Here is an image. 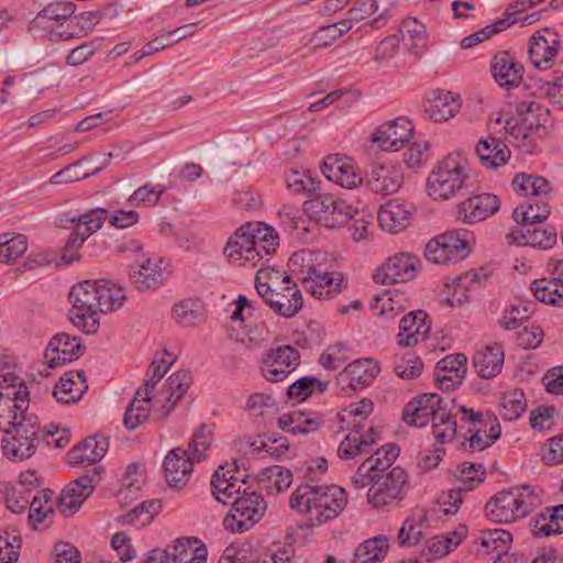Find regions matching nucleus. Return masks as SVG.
<instances>
[{
  "label": "nucleus",
  "instance_id": "c03bdc74",
  "mask_svg": "<svg viewBox=\"0 0 563 563\" xmlns=\"http://www.w3.org/2000/svg\"><path fill=\"white\" fill-rule=\"evenodd\" d=\"M512 188L520 195L530 196L528 200L545 201H548L551 190L550 184L544 177L528 174H517L512 179Z\"/></svg>",
  "mask_w": 563,
  "mask_h": 563
},
{
  "label": "nucleus",
  "instance_id": "0e129e2a",
  "mask_svg": "<svg viewBox=\"0 0 563 563\" xmlns=\"http://www.w3.org/2000/svg\"><path fill=\"white\" fill-rule=\"evenodd\" d=\"M164 192L165 187L162 185L145 184L133 191L128 202L132 207H154L158 203Z\"/></svg>",
  "mask_w": 563,
  "mask_h": 563
},
{
  "label": "nucleus",
  "instance_id": "774afa93",
  "mask_svg": "<svg viewBox=\"0 0 563 563\" xmlns=\"http://www.w3.org/2000/svg\"><path fill=\"white\" fill-rule=\"evenodd\" d=\"M522 239L525 244L537 246L539 249H550L556 242V234L553 231L542 229L539 224L533 227L522 228Z\"/></svg>",
  "mask_w": 563,
  "mask_h": 563
},
{
  "label": "nucleus",
  "instance_id": "4c0bfd02",
  "mask_svg": "<svg viewBox=\"0 0 563 563\" xmlns=\"http://www.w3.org/2000/svg\"><path fill=\"white\" fill-rule=\"evenodd\" d=\"M166 558L162 563H206L207 549L203 545L191 547V540L188 538L177 539L167 549H161Z\"/></svg>",
  "mask_w": 563,
  "mask_h": 563
},
{
  "label": "nucleus",
  "instance_id": "09e8293b",
  "mask_svg": "<svg viewBox=\"0 0 563 563\" xmlns=\"http://www.w3.org/2000/svg\"><path fill=\"white\" fill-rule=\"evenodd\" d=\"M563 532V504L547 508L533 519V533L538 537Z\"/></svg>",
  "mask_w": 563,
  "mask_h": 563
},
{
  "label": "nucleus",
  "instance_id": "bb28decb",
  "mask_svg": "<svg viewBox=\"0 0 563 563\" xmlns=\"http://www.w3.org/2000/svg\"><path fill=\"white\" fill-rule=\"evenodd\" d=\"M75 11L76 5L71 1H55L48 3L30 22L29 31L34 35L43 36V32L52 31L55 26L63 24Z\"/></svg>",
  "mask_w": 563,
  "mask_h": 563
},
{
  "label": "nucleus",
  "instance_id": "f704fd0d",
  "mask_svg": "<svg viewBox=\"0 0 563 563\" xmlns=\"http://www.w3.org/2000/svg\"><path fill=\"white\" fill-rule=\"evenodd\" d=\"M88 385L84 372H67L53 390V396L60 404H76L87 391Z\"/></svg>",
  "mask_w": 563,
  "mask_h": 563
},
{
  "label": "nucleus",
  "instance_id": "6ab92c4d",
  "mask_svg": "<svg viewBox=\"0 0 563 563\" xmlns=\"http://www.w3.org/2000/svg\"><path fill=\"white\" fill-rule=\"evenodd\" d=\"M169 275V265L162 257L145 258L137 262L131 266L129 272L131 283L141 291L157 289Z\"/></svg>",
  "mask_w": 563,
  "mask_h": 563
},
{
  "label": "nucleus",
  "instance_id": "6e6d98bb",
  "mask_svg": "<svg viewBox=\"0 0 563 563\" xmlns=\"http://www.w3.org/2000/svg\"><path fill=\"white\" fill-rule=\"evenodd\" d=\"M289 283H292L289 275L273 267L261 268L255 276V288L260 296L273 288H282V286Z\"/></svg>",
  "mask_w": 563,
  "mask_h": 563
},
{
  "label": "nucleus",
  "instance_id": "37998d69",
  "mask_svg": "<svg viewBox=\"0 0 563 563\" xmlns=\"http://www.w3.org/2000/svg\"><path fill=\"white\" fill-rule=\"evenodd\" d=\"M258 487L267 494H279L289 488L292 473L283 466L272 465L264 467L256 476Z\"/></svg>",
  "mask_w": 563,
  "mask_h": 563
},
{
  "label": "nucleus",
  "instance_id": "8fccbe9b",
  "mask_svg": "<svg viewBox=\"0 0 563 563\" xmlns=\"http://www.w3.org/2000/svg\"><path fill=\"white\" fill-rule=\"evenodd\" d=\"M462 541L461 534L452 532L449 534H439L427 541L421 555L427 561L440 559L453 551Z\"/></svg>",
  "mask_w": 563,
  "mask_h": 563
},
{
  "label": "nucleus",
  "instance_id": "4468645a",
  "mask_svg": "<svg viewBox=\"0 0 563 563\" xmlns=\"http://www.w3.org/2000/svg\"><path fill=\"white\" fill-rule=\"evenodd\" d=\"M407 483L408 474L400 466L393 467L385 474H378L375 483L368 489V504L375 509H386L398 505L405 498Z\"/></svg>",
  "mask_w": 563,
  "mask_h": 563
},
{
  "label": "nucleus",
  "instance_id": "39448f33",
  "mask_svg": "<svg viewBox=\"0 0 563 563\" xmlns=\"http://www.w3.org/2000/svg\"><path fill=\"white\" fill-rule=\"evenodd\" d=\"M373 401L363 398L357 402H352L335 416L338 430H350L351 432L341 441L338 448V456L342 460L354 459L367 452V449L376 444L379 439L378 432L371 427L366 433H361L364 429V422L372 413Z\"/></svg>",
  "mask_w": 563,
  "mask_h": 563
},
{
  "label": "nucleus",
  "instance_id": "aec40b11",
  "mask_svg": "<svg viewBox=\"0 0 563 563\" xmlns=\"http://www.w3.org/2000/svg\"><path fill=\"white\" fill-rule=\"evenodd\" d=\"M561 47L559 34L551 29H543L531 36L529 42V58L531 64L539 69H550Z\"/></svg>",
  "mask_w": 563,
  "mask_h": 563
},
{
  "label": "nucleus",
  "instance_id": "6e6552de",
  "mask_svg": "<svg viewBox=\"0 0 563 563\" xmlns=\"http://www.w3.org/2000/svg\"><path fill=\"white\" fill-rule=\"evenodd\" d=\"M471 169L461 153H450L437 163L427 179V189L433 200H449L471 185Z\"/></svg>",
  "mask_w": 563,
  "mask_h": 563
},
{
  "label": "nucleus",
  "instance_id": "9d476101",
  "mask_svg": "<svg viewBox=\"0 0 563 563\" xmlns=\"http://www.w3.org/2000/svg\"><path fill=\"white\" fill-rule=\"evenodd\" d=\"M319 257H322L321 253H296L290 264L302 263L298 275L306 291L319 299H332L342 291L345 280L341 273L327 272L321 263H317Z\"/></svg>",
  "mask_w": 563,
  "mask_h": 563
},
{
  "label": "nucleus",
  "instance_id": "79ce46f5",
  "mask_svg": "<svg viewBox=\"0 0 563 563\" xmlns=\"http://www.w3.org/2000/svg\"><path fill=\"white\" fill-rule=\"evenodd\" d=\"M466 362L467 358L464 354H451L443 357L437 364V368L440 372L437 380L446 389L461 384L466 373Z\"/></svg>",
  "mask_w": 563,
  "mask_h": 563
},
{
  "label": "nucleus",
  "instance_id": "c85d7f7f",
  "mask_svg": "<svg viewBox=\"0 0 563 563\" xmlns=\"http://www.w3.org/2000/svg\"><path fill=\"white\" fill-rule=\"evenodd\" d=\"M500 207L496 195L482 194L462 201L457 206V219L464 223H475L495 214Z\"/></svg>",
  "mask_w": 563,
  "mask_h": 563
},
{
  "label": "nucleus",
  "instance_id": "680f3d73",
  "mask_svg": "<svg viewBox=\"0 0 563 563\" xmlns=\"http://www.w3.org/2000/svg\"><path fill=\"white\" fill-rule=\"evenodd\" d=\"M399 455V448L388 443L377 449L367 460V464L376 474H385Z\"/></svg>",
  "mask_w": 563,
  "mask_h": 563
},
{
  "label": "nucleus",
  "instance_id": "72a5a7b5",
  "mask_svg": "<svg viewBox=\"0 0 563 563\" xmlns=\"http://www.w3.org/2000/svg\"><path fill=\"white\" fill-rule=\"evenodd\" d=\"M459 97L449 91L435 90L424 103V112L435 122L448 121L460 110Z\"/></svg>",
  "mask_w": 563,
  "mask_h": 563
},
{
  "label": "nucleus",
  "instance_id": "473e14b6",
  "mask_svg": "<svg viewBox=\"0 0 563 563\" xmlns=\"http://www.w3.org/2000/svg\"><path fill=\"white\" fill-rule=\"evenodd\" d=\"M324 423L320 412L295 410L278 418V427L291 434H308L319 430Z\"/></svg>",
  "mask_w": 563,
  "mask_h": 563
},
{
  "label": "nucleus",
  "instance_id": "f03ea898",
  "mask_svg": "<svg viewBox=\"0 0 563 563\" xmlns=\"http://www.w3.org/2000/svg\"><path fill=\"white\" fill-rule=\"evenodd\" d=\"M73 308L71 323L86 334H93L100 325L99 313L120 309L126 295L122 287L107 280H85L74 285L69 292Z\"/></svg>",
  "mask_w": 563,
  "mask_h": 563
},
{
  "label": "nucleus",
  "instance_id": "ddd939ff",
  "mask_svg": "<svg viewBox=\"0 0 563 563\" xmlns=\"http://www.w3.org/2000/svg\"><path fill=\"white\" fill-rule=\"evenodd\" d=\"M471 234L466 230H454L431 239L426 245V257L435 264H450L464 260L471 252Z\"/></svg>",
  "mask_w": 563,
  "mask_h": 563
},
{
  "label": "nucleus",
  "instance_id": "338daca9",
  "mask_svg": "<svg viewBox=\"0 0 563 563\" xmlns=\"http://www.w3.org/2000/svg\"><path fill=\"white\" fill-rule=\"evenodd\" d=\"M350 360V351L346 344L335 343L329 345L320 355L319 364L328 371H335Z\"/></svg>",
  "mask_w": 563,
  "mask_h": 563
},
{
  "label": "nucleus",
  "instance_id": "052dcab7",
  "mask_svg": "<svg viewBox=\"0 0 563 563\" xmlns=\"http://www.w3.org/2000/svg\"><path fill=\"white\" fill-rule=\"evenodd\" d=\"M399 32L402 41L408 42L410 48L418 49L424 46L427 41L426 26L416 18L408 16L404 19Z\"/></svg>",
  "mask_w": 563,
  "mask_h": 563
},
{
  "label": "nucleus",
  "instance_id": "f257e3e1",
  "mask_svg": "<svg viewBox=\"0 0 563 563\" xmlns=\"http://www.w3.org/2000/svg\"><path fill=\"white\" fill-rule=\"evenodd\" d=\"M239 474L238 468L232 471L221 465L214 471L210 485L218 501L232 505L231 514L224 519L225 528L241 533L263 518L267 504L261 493L249 490L245 478Z\"/></svg>",
  "mask_w": 563,
  "mask_h": 563
},
{
  "label": "nucleus",
  "instance_id": "9b49d317",
  "mask_svg": "<svg viewBox=\"0 0 563 563\" xmlns=\"http://www.w3.org/2000/svg\"><path fill=\"white\" fill-rule=\"evenodd\" d=\"M59 430L53 426L42 431L37 417L22 419L1 440V450L11 461H23L33 456L41 441L51 444L48 437H55Z\"/></svg>",
  "mask_w": 563,
  "mask_h": 563
},
{
  "label": "nucleus",
  "instance_id": "bf43d9fd",
  "mask_svg": "<svg viewBox=\"0 0 563 563\" xmlns=\"http://www.w3.org/2000/svg\"><path fill=\"white\" fill-rule=\"evenodd\" d=\"M328 388V383L317 377L306 376L294 382L287 390V395L291 399L305 400L314 391L323 394Z\"/></svg>",
  "mask_w": 563,
  "mask_h": 563
},
{
  "label": "nucleus",
  "instance_id": "a19ab883",
  "mask_svg": "<svg viewBox=\"0 0 563 563\" xmlns=\"http://www.w3.org/2000/svg\"><path fill=\"white\" fill-rule=\"evenodd\" d=\"M367 184L376 194L391 195L401 187L402 176L391 166L373 165Z\"/></svg>",
  "mask_w": 563,
  "mask_h": 563
},
{
  "label": "nucleus",
  "instance_id": "3c124183",
  "mask_svg": "<svg viewBox=\"0 0 563 563\" xmlns=\"http://www.w3.org/2000/svg\"><path fill=\"white\" fill-rule=\"evenodd\" d=\"M478 540L485 554L498 556L510 549L512 536L505 529H493L483 531Z\"/></svg>",
  "mask_w": 563,
  "mask_h": 563
},
{
  "label": "nucleus",
  "instance_id": "4be33fe9",
  "mask_svg": "<svg viewBox=\"0 0 563 563\" xmlns=\"http://www.w3.org/2000/svg\"><path fill=\"white\" fill-rule=\"evenodd\" d=\"M84 350L85 346L78 336L57 333L49 340L44 351V360L48 367L55 368L77 360Z\"/></svg>",
  "mask_w": 563,
  "mask_h": 563
},
{
  "label": "nucleus",
  "instance_id": "2eb2a0df",
  "mask_svg": "<svg viewBox=\"0 0 563 563\" xmlns=\"http://www.w3.org/2000/svg\"><path fill=\"white\" fill-rule=\"evenodd\" d=\"M300 358L299 351L289 344L272 347L260 362L261 374L269 383L284 382L300 365Z\"/></svg>",
  "mask_w": 563,
  "mask_h": 563
},
{
  "label": "nucleus",
  "instance_id": "4d7b16f0",
  "mask_svg": "<svg viewBox=\"0 0 563 563\" xmlns=\"http://www.w3.org/2000/svg\"><path fill=\"white\" fill-rule=\"evenodd\" d=\"M279 225L291 235L301 236L308 231L307 220L300 209L294 206H283L278 211Z\"/></svg>",
  "mask_w": 563,
  "mask_h": 563
},
{
  "label": "nucleus",
  "instance_id": "20e7f679",
  "mask_svg": "<svg viewBox=\"0 0 563 563\" xmlns=\"http://www.w3.org/2000/svg\"><path fill=\"white\" fill-rule=\"evenodd\" d=\"M290 507L306 514L312 526L335 519L347 504L344 488L338 485L303 484L296 488L289 499Z\"/></svg>",
  "mask_w": 563,
  "mask_h": 563
},
{
  "label": "nucleus",
  "instance_id": "b1692460",
  "mask_svg": "<svg viewBox=\"0 0 563 563\" xmlns=\"http://www.w3.org/2000/svg\"><path fill=\"white\" fill-rule=\"evenodd\" d=\"M379 371L377 362L371 358L355 360L339 373L336 382L343 391L357 390L369 385Z\"/></svg>",
  "mask_w": 563,
  "mask_h": 563
},
{
  "label": "nucleus",
  "instance_id": "69168bd1",
  "mask_svg": "<svg viewBox=\"0 0 563 563\" xmlns=\"http://www.w3.org/2000/svg\"><path fill=\"white\" fill-rule=\"evenodd\" d=\"M533 306L532 302L519 300L505 312L499 320V324L506 330L518 329L523 320L530 318L533 312Z\"/></svg>",
  "mask_w": 563,
  "mask_h": 563
},
{
  "label": "nucleus",
  "instance_id": "cd10ccee",
  "mask_svg": "<svg viewBox=\"0 0 563 563\" xmlns=\"http://www.w3.org/2000/svg\"><path fill=\"white\" fill-rule=\"evenodd\" d=\"M419 260L412 254L395 255L383 265L374 279L382 284H397L411 280L416 276Z\"/></svg>",
  "mask_w": 563,
  "mask_h": 563
},
{
  "label": "nucleus",
  "instance_id": "f3484780",
  "mask_svg": "<svg viewBox=\"0 0 563 563\" xmlns=\"http://www.w3.org/2000/svg\"><path fill=\"white\" fill-rule=\"evenodd\" d=\"M29 390L21 383L15 386H5L0 388V431L10 433L13 427L22 422V419L34 417L27 415Z\"/></svg>",
  "mask_w": 563,
  "mask_h": 563
},
{
  "label": "nucleus",
  "instance_id": "e2e57ef3",
  "mask_svg": "<svg viewBox=\"0 0 563 563\" xmlns=\"http://www.w3.org/2000/svg\"><path fill=\"white\" fill-rule=\"evenodd\" d=\"M173 316L175 321L183 327L195 325L201 317V305L192 299L181 300L175 303Z\"/></svg>",
  "mask_w": 563,
  "mask_h": 563
},
{
  "label": "nucleus",
  "instance_id": "1a4fd4ad",
  "mask_svg": "<svg viewBox=\"0 0 563 563\" xmlns=\"http://www.w3.org/2000/svg\"><path fill=\"white\" fill-rule=\"evenodd\" d=\"M206 429V424H201L194 433L188 451L176 448L166 454L164 474L169 487L184 488L191 476L194 463L206 459V452L210 449L212 442L211 434Z\"/></svg>",
  "mask_w": 563,
  "mask_h": 563
},
{
  "label": "nucleus",
  "instance_id": "423d86ee",
  "mask_svg": "<svg viewBox=\"0 0 563 563\" xmlns=\"http://www.w3.org/2000/svg\"><path fill=\"white\" fill-rule=\"evenodd\" d=\"M108 218L112 227L126 229L137 223L140 216L134 210H118L109 217L108 210L95 208L80 214L78 218H73L70 221L75 223V229L65 243L62 261L66 264L78 261L80 255L77 251L92 233L101 229Z\"/></svg>",
  "mask_w": 563,
  "mask_h": 563
},
{
  "label": "nucleus",
  "instance_id": "13d9d810",
  "mask_svg": "<svg viewBox=\"0 0 563 563\" xmlns=\"http://www.w3.org/2000/svg\"><path fill=\"white\" fill-rule=\"evenodd\" d=\"M151 400L152 395L145 397L144 394L142 396L135 394L123 417V423L128 429H136L148 418L151 409L147 407V404L151 402Z\"/></svg>",
  "mask_w": 563,
  "mask_h": 563
},
{
  "label": "nucleus",
  "instance_id": "864d4df0",
  "mask_svg": "<svg viewBox=\"0 0 563 563\" xmlns=\"http://www.w3.org/2000/svg\"><path fill=\"white\" fill-rule=\"evenodd\" d=\"M527 409V399L521 389L515 388L504 393L499 415L504 420H517Z\"/></svg>",
  "mask_w": 563,
  "mask_h": 563
},
{
  "label": "nucleus",
  "instance_id": "e433bc0d",
  "mask_svg": "<svg viewBox=\"0 0 563 563\" xmlns=\"http://www.w3.org/2000/svg\"><path fill=\"white\" fill-rule=\"evenodd\" d=\"M249 236L252 250L257 253V263L265 256L276 252L279 246V236L272 227L262 222H247Z\"/></svg>",
  "mask_w": 563,
  "mask_h": 563
},
{
  "label": "nucleus",
  "instance_id": "a211bd4d",
  "mask_svg": "<svg viewBox=\"0 0 563 563\" xmlns=\"http://www.w3.org/2000/svg\"><path fill=\"white\" fill-rule=\"evenodd\" d=\"M325 178L346 189H355L363 184V174L354 159L340 154L327 156L321 165Z\"/></svg>",
  "mask_w": 563,
  "mask_h": 563
},
{
  "label": "nucleus",
  "instance_id": "5fc2aeb1",
  "mask_svg": "<svg viewBox=\"0 0 563 563\" xmlns=\"http://www.w3.org/2000/svg\"><path fill=\"white\" fill-rule=\"evenodd\" d=\"M27 250V239L23 234H0V262L10 264Z\"/></svg>",
  "mask_w": 563,
  "mask_h": 563
},
{
  "label": "nucleus",
  "instance_id": "f8f14e48",
  "mask_svg": "<svg viewBox=\"0 0 563 563\" xmlns=\"http://www.w3.org/2000/svg\"><path fill=\"white\" fill-rule=\"evenodd\" d=\"M313 219L329 229L342 227L360 212L342 196L331 192L317 194L306 202Z\"/></svg>",
  "mask_w": 563,
  "mask_h": 563
},
{
  "label": "nucleus",
  "instance_id": "7c9ffc66",
  "mask_svg": "<svg viewBox=\"0 0 563 563\" xmlns=\"http://www.w3.org/2000/svg\"><path fill=\"white\" fill-rule=\"evenodd\" d=\"M250 224L241 225L228 240L224 254L235 265H257V253L252 250L250 236Z\"/></svg>",
  "mask_w": 563,
  "mask_h": 563
},
{
  "label": "nucleus",
  "instance_id": "2f4dec72",
  "mask_svg": "<svg viewBox=\"0 0 563 563\" xmlns=\"http://www.w3.org/2000/svg\"><path fill=\"white\" fill-rule=\"evenodd\" d=\"M108 448V438L96 434L75 445L67 454L68 461L71 464H96L106 455Z\"/></svg>",
  "mask_w": 563,
  "mask_h": 563
},
{
  "label": "nucleus",
  "instance_id": "ea45409f",
  "mask_svg": "<svg viewBox=\"0 0 563 563\" xmlns=\"http://www.w3.org/2000/svg\"><path fill=\"white\" fill-rule=\"evenodd\" d=\"M462 413L461 421L471 424L468 432L472 433L467 439L470 448L476 451H483L493 442L486 432L487 423L485 422L484 415L481 411H474L472 408L460 406Z\"/></svg>",
  "mask_w": 563,
  "mask_h": 563
},
{
  "label": "nucleus",
  "instance_id": "dca6fc26",
  "mask_svg": "<svg viewBox=\"0 0 563 563\" xmlns=\"http://www.w3.org/2000/svg\"><path fill=\"white\" fill-rule=\"evenodd\" d=\"M101 466H95L86 474L70 482L62 490L57 508L64 517L73 516L81 507L82 503L93 493L101 479Z\"/></svg>",
  "mask_w": 563,
  "mask_h": 563
},
{
  "label": "nucleus",
  "instance_id": "0eeeda50",
  "mask_svg": "<svg viewBox=\"0 0 563 563\" xmlns=\"http://www.w3.org/2000/svg\"><path fill=\"white\" fill-rule=\"evenodd\" d=\"M543 503V490L531 485L515 486L495 494L486 504V516L495 522L510 523L526 518Z\"/></svg>",
  "mask_w": 563,
  "mask_h": 563
},
{
  "label": "nucleus",
  "instance_id": "5701e85b",
  "mask_svg": "<svg viewBox=\"0 0 563 563\" xmlns=\"http://www.w3.org/2000/svg\"><path fill=\"white\" fill-rule=\"evenodd\" d=\"M430 330L431 321L426 311H409L399 321L397 344L401 347L415 346L428 338Z\"/></svg>",
  "mask_w": 563,
  "mask_h": 563
},
{
  "label": "nucleus",
  "instance_id": "49530a36",
  "mask_svg": "<svg viewBox=\"0 0 563 563\" xmlns=\"http://www.w3.org/2000/svg\"><path fill=\"white\" fill-rule=\"evenodd\" d=\"M388 549L389 542L384 536L367 539L356 548L353 563H382Z\"/></svg>",
  "mask_w": 563,
  "mask_h": 563
},
{
  "label": "nucleus",
  "instance_id": "603ef678",
  "mask_svg": "<svg viewBox=\"0 0 563 563\" xmlns=\"http://www.w3.org/2000/svg\"><path fill=\"white\" fill-rule=\"evenodd\" d=\"M488 279V274L484 268L478 271L466 272L464 275L459 276L454 282L453 299L457 302H463L468 299L465 291L479 290L485 282Z\"/></svg>",
  "mask_w": 563,
  "mask_h": 563
},
{
  "label": "nucleus",
  "instance_id": "c756f323",
  "mask_svg": "<svg viewBox=\"0 0 563 563\" xmlns=\"http://www.w3.org/2000/svg\"><path fill=\"white\" fill-rule=\"evenodd\" d=\"M525 73L523 65L509 52H499L492 59V74L500 87H518Z\"/></svg>",
  "mask_w": 563,
  "mask_h": 563
},
{
  "label": "nucleus",
  "instance_id": "58836bf2",
  "mask_svg": "<svg viewBox=\"0 0 563 563\" xmlns=\"http://www.w3.org/2000/svg\"><path fill=\"white\" fill-rule=\"evenodd\" d=\"M475 151L481 164L487 168L505 165L511 154L505 143L493 136L481 139Z\"/></svg>",
  "mask_w": 563,
  "mask_h": 563
},
{
  "label": "nucleus",
  "instance_id": "7ed1b4c3",
  "mask_svg": "<svg viewBox=\"0 0 563 563\" xmlns=\"http://www.w3.org/2000/svg\"><path fill=\"white\" fill-rule=\"evenodd\" d=\"M453 400L438 394H423L411 400L402 410L407 424L422 428L431 421L432 434L439 443L451 442L457 432V422L452 415Z\"/></svg>",
  "mask_w": 563,
  "mask_h": 563
},
{
  "label": "nucleus",
  "instance_id": "a18cd8bd",
  "mask_svg": "<svg viewBox=\"0 0 563 563\" xmlns=\"http://www.w3.org/2000/svg\"><path fill=\"white\" fill-rule=\"evenodd\" d=\"M550 207L545 200H527L514 211V219L518 223H522V228L540 224L548 219Z\"/></svg>",
  "mask_w": 563,
  "mask_h": 563
},
{
  "label": "nucleus",
  "instance_id": "412c9836",
  "mask_svg": "<svg viewBox=\"0 0 563 563\" xmlns=\"http://www.w3.org/2000/svg\"><path fill=\"white\" fill-rule=\"evenodd\" d=\"M413 133V125L405 117L388 121L378 126L372 134L371 141L383 151H398L409 142Z\"/></svg>",
  "mask_w": 563,
  "mask_h": 563
},
{
  "label": "nucleus",
  "instance_id": "de8ad7c7",
  "mask_svg": "<svg viewBox=\"0 0 563 563\" xmlns=\"http://www.w3.org/2000/svg\"><path fill=\"white\" fill-rule=\"evenodd\" d=\"M537 300L551 306H563V282L560 277L541 278L531 285Z\"/></svg>",
  "mask_w": 563,
  "mask_h": 563
},
{
  "label": "nucleus",
  "instance_id": "393cba45",
  "mask_svg": "<svg viewBox=\"0 0 563 563\" xmlns=\"http://www.w3.org/2000/svg\"><path fill=\"white\" fill-rule=\"evenodd\" d=\"M261 297L276 314L284 318L297 314L303 303L301 291L294 282L282 286V288H273Z\"/></svg>",
  "mask_w": 563,
  "mask_h": 563
},
{
  "label": "nucleus",
  "instance_id": "c9c22d12",
  "mask_svg": "<svg viewBox=\"0 0 563 563\" xmlns=\"http://www.w3.org/2000/svg\"><path fill=\"white\" fill-rule=\"evenodd\" d=\"M505 353L500 344L494 343L478 350L473 356V365L482 378L498 375L504 365Z\"/></svg>",
  "mask_w": 563,
  "mask_h": 563
},
{
  "label": "nucleus",
  "instance_id": "a878e982",
  "mask_svg": "<svg viewBox=\"0 0 563 563\" xmlns=\"http://www.w3.org/2000/svg\"><path fill=\"white\" fill-rule=\"evenodd\" d=\"M415 211L412 202L399 198L391 199L378 211L379 225L390 233L404 231L411 223Z\"/></svg>",
  "mask_w": 563,
  "mask_h": 563
}]
</instances>
